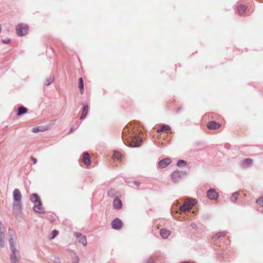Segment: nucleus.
<instances>
[{
    "label": "nucleus",
    "instance_id": "1",
    "mask_svg": "<svg viewBox=\"0 0 263 263\" xmlns=\"http://www.w3.org/2000/svg\"><path fill=\"white\" fill-rule=\"evenodd\" d=\"M123 139L125 144L130 147H139L142 143V137L134 133H132L127 138H125L124 135Z\"/></svg>",
    "mask_w": 263,
    "mask_h": 263
},
{
    "label": "nucleus",
    "instance_id": "2",
    "mask_svg": "<svg viewBox=\"0 0 263 263\" xmlns=\"http://www.w3.org/2000/svg\"><path fill=\"white\" fill-rule=\"evenodd\" d=\"M13 208L14 209L20 210L22 209V194L18 189H15L13 192Z\"/></svg>",
    "mask_w": 263,
    "mask_h": 263
},
{
    "label": "nucleus",
    "instance_id": "3",
    "mask_svg": "<svg viewBox=\"0 0 263 263\" xmlns=\"http://www.w3.org/2000/svg\"><path fill=\"white\" fill-rule=\"evenodd\" d=\"M197 202L195 199H186L183 204L179 208V213L186 212L190 211L192 207L196 204Z\"/></svg>",
    "mask_w": 263,
    "mask_h": 263
},
{
    "label": "nucleus",
    "instance_id": "4",
    "mask_svg": "<svg viewBox=\"0 0 263 263\" xmlns=\"http://www.w3.org/2000/svg\"><path fill=\"white\" fill-rule=\"evenodd\" d=\"M9 243L10 245V248L12 252V254L11 256V263H17L18 259L17 257V255L18 254L17 250L14 248V241H13L12 238L9 240Z\"/></svg>",
    "mask_w": 263,
    "mask_h": 263
},
{
    "label": "nucleus",
    "instance_id": "5",
    "mask_svg": "<svg viewBox=\"0 0 263 263\" xmlns=\"http://www.w3.org/2000/svg\"><path fill=\"white\" fill-rule=\"evenodd\" d=\"M28 31V26L23 23L17 25L16 27V32L18 35L24 36L26 35Z\"/></svg>",
    "mask_w": 263,
    "mask_h": 263
},
{
    "label": "nucleus",
    "instance_id": "6",
    "mask_svg": "<svg viewBox=\"0 0 263 263\" xmlns=\"http://www.w3.org/2000/svg\"><path fill=\"white\" fill-rule=\"evenodd\" d=\"M184 173L182 172L176 171H174L172 174V179L174 182H179L182 178Z\"/></svg>",
    "mask_w": 263,
    "mask_h": 263
},
{
    "label": "nucleus",
    "instance_id": "7",
    "mask_svg": "<svg viewBox=\"0 0 263 263\" xmlns=\"http://www.w3.org/2000/svg\"><path fill=\"white\" fill-rule=\"evenodd\" d=\"M122 221L118 218H115L111 222V226L113 229L119 230L123 227Z\"/></svg>",
    "mask_w": 263,
    "mask_h": 263
},
{
    "label": "nucleus",
    "instance_id": "8",
    "mask_svg": "<svg viewBox=\"0 0 263 263\" xmlns=\"http://www.w3.org/2000/svg\"><path fill=\"white\" fill-rule=\"evenodd\" d=\"M207 196L210 200H216L218 197V194L214 189H210L207 192Z\"/></svg>",
    "mask_w": 263,
    "mask_h": 263
},
{
    "label": "nucleus",
    "instance_id": "9",
    "mask_svg": "<svg viewBox=\"0 0 263 263\" xmlns=\"http://www.w3.org/2000/svg\"><path fill=\"white\" fill-rule=\"evenodd\" d=\"M171 162L172 160L171 159L168 158H164L159 162L158 166L160 168H163L170 165Z\"/></svg>",
    "mask_w": 263,
    "mask_h": 263
},
{
    "label": "nucleus",
    "instance_id": "10",
    "mask_svg": "<svg viewBox=\"0 0 263 263\" xmlns=\"http://www.w3.org/2000/svg\"><path fill=\"white\" fill-rule=\"evenodd\" d=\"M206 126L210 129H217L221 126V124L218 122L212 121L208 122Z\"/></svg>",
    "mask_w": 263,
    "mask_h": 263
},
{
    "label": "nucleus",
    "instance_id": "11",
    "mask_svg": "<svg viewBox=\"0 0 263 263\" xmlns=\"http://www.w3.org/2000/svg\"><path fill=\"white\" fill-rule=\"evenodd\" d=\"M122 203L121 200L118 197H116L113 202V207L114 209L119 210L121 209Z\"/></svg>",
    "mask_w": 263,
    "mask_h": 263
},
{
    "label": "nucleus",
    "instance_id": "12",
    "mask_svg": "<svg viewBox=\"0 0 263 263\" xmlns=\"http://www.w3.org/2000/svg\"><path fill=\"white\" fill-rule=\"evenodd\" d=\"M33 207V209L35 211L39 213H45L44 208L42 206V203L41 200L37 201L35 203Z\"/></svg>",
    "mask_w": 263,
    "mask_h": 263
},
{
    "label": "nucleus",
    "instance_id": "13",
    "mask_svg": "<svg viewBox=\"0 0 263 263\" xmlns=\"http://www.w3.org/2000/svg\"><path fill=\"white\" fill-rule=\"evenodd\" d=\"M82 160L84 163L86 165H89L90 164V160L89 155L88 153H84L83 155Z\"/></svg>",
    "mask_w": 263,
    "mask_h": 263
},
{
    "label": "nucleus",
    "instance_id": "14",
    "mask_svg": "<svg viewBox=\"0 0 263 263\" xmlns=\"http://www.w3.org/2000/svg\"><path fill=\"white\" fill-rule=\"evenodd\" d=\"M171 234L170 230L167 229H161L160 230V235L163 238H167Z\"/></svg>",
    "mask_w": 263,
    "mask_h": 263
},
{
    "label": "nucleus",
    "instance_id": "15",
    "mask_svg": "<svg viewBox=\"0 0 263 263\" xmlns=\"http://www.w3.org/2000/svg\"><path fill=\"white\" fill-rule=\"evenodd\" d=\"M171 129V127L167 125H163L162 126L158 129L157 132L158 133H160L161 132H164L165 133H167Z\"/></svg>",
    "mask_w": 263,
    "mask_h": 263
},
{
    "label": "nucleus",
    "instance_id": "16",
    "mask_svg": "<svg viewBox=\"0 0 263 263\" xmlns=\"http://www.w3.org/2000/svg\"><path fill=\"white\" fill-rule=\"evenodd\" d=\"M253 163V160L250 158L245 159L242 162L243 167H246Z\"/></svg>",
    "mask_w": 263,
    "mask_h": 263
},
{
    "label": "nucleus",
    "instance_id": "17",
    "mask_svg": "<svg viewBox=\"0 0 263 263\" xmlns=\"http://www.w3.org/2000/svg\"><path fill=\"white\" fill-rule=\"evenodd\" d=\"M88 112V106L87 105H85L83 107V109L82 111V115L80 117L81 119H84L86 116L87 113Z\"/></svg>",
    "mask_w": 263,
    "mask_h": 263
},
{
    "label": "nucleus",
    "instance_id": "18",
    "mask_svg": "<svg viewBox=\"0 0 263 263\" xmlns=\"http://www.w3.org/2000/svg\"><path fill=\"white\" fill-rule=\"evenodd\" d=\"M226 235V233L224 232H218L216 234H215L213 236V239L214 240H217L218 238H219L220 237H224V236Z\"/></svg>",
    "mask_w": 263,
    "mask_h": 263
},
{
    "label": "nucleus",
    "instance_id": "19",
    "mask_svg": "<svg viewBox=\"0 0 263 263\" xmlns=\"http://www.w3.org/2000/svg\"><path fill=\"white\" fill-rule=\"evenodd\" d=\"M79 88L81 94L83 93L84 92V84L82 78L79 79Z\"/></svg>",
    "mask_w": 263,
    "mask_h": 263
},
{
    "label": "nucleus",
    "instance_id": "20",
    "mask_svg": "<svg viewBox=\"0 0 263 263\" xmlns=\"http://www.w3.org/2000/svg\"><path fill=\"white\" fill-rule=\"evenodd\" d=\"M27 109L26 108L21 106L18 108V112L17 113V116H20L26 112H27Z\"/></svg>",
    "mask_w": 263,
    "mask_h": 263
},
{
    "label": "nucleus",
    "instance_id": "21",
    "mask_svg": "<svg viewBox=\"0 0 263 263\" xmlns=\"http://www.w3.org/2000/svg\"><path fill=\"white\" fill-rule=\"evenodd\" d=\"M30 199L32 202L36 203L40 200L39 197L36 194H33L30 196Z\"/></svg>",
    "mask_w": 263,
    "mask_h": 263
},
{
    "label": "nucleus",
    "instance_id": "22",
    "mask_svg": "<svg viewBox=\"0 0 263 263\" xmlns=\"http://www.w3.org/2000/svg\"><path fill=\"white\" fill-rule=\"evenodd\" d=\"M122 157V155L120 152H115L112 155V159L119 160Z\"/></svg>",
    "mask_w": 263,
    "mask_h": 263
},
{
    "label": "nucleus",
    "instance_id": "23",
    "mask_svg": "<svg viewBox=\"0 0 263 263\" xmlns=\"http://www.w3.org/2000/svg\"><path fill=\"white\" fill-rule=\"evenodd\" d=\"M5 237V234L3 231L0 232V246L1 248L4 247V241L3 240Z\"/></svg>",
    "mask_w": 263,
    "mask_h": 263
},
{
    "label": "nucleus",
    "instance_id": "24",
    "mask_svg": "<svg viewBox=\"0 0 263 263\" xmlns=\"http://www.w3.org/2000/svg\"><path fill=\"white\" fill-rule=\"evenodd\" d=\"M246 7L243 5H241L238 7V11L240 15L243 14L246 10Z\"/></svg>",
    "mask_w": 263,
    "mask_h": 263
},
{
    "label": "nucleus",
    "instance_id": "25",
    "mask_svg": "<svg viewBox=\"0 0 263 263\" xmlns=\"http://www.w3.org/2000/svg\"><path fill=\"white\" fill-rule=\"evenodd\" d=\"M238 197V193L237 192L234 193L231 197V200L233 202H236Z\"/></svg>",
    "mask_w": 263,
    "mask_h": 263
},
{
    "label": "nucleus",
    "instance_id": "26",
    "mask_svg": "<svg viewBox=\"0 0 263 263\" xmlns=\"http://www.w3.org/2000/svg\"><path fill=\"white\" fill-rule=\"evenodd\" d=\"M79 242L80 243H81L82 245H83L84 246H85L86 245V243H87V241H86V236H83L82 237H81L80 238H79Z\"/></svg>",
    "mask_w": 263,
    "mask_h": 263
},
{
    "label": "nucleus",
    "instance_id": "27",
    "mask_svg": "<svg viewBox=\"0 0 263 263\" xmlns=\"http://www.w3.org/2000/svg\"><path fill=\"white\" fill-rule=\"evenodd\" d=\"M59 234V232L55 230L52 231L51 232V237H50V239H53L54 238L58 235Z\"/></svg>",
    "mask_w": 263,
    "mask_h": 263
},
{
    "label": "nucleus",
    "instance_id": "28",
    "mask_svg": "<svg viewBox=\"0 0 263 263\" xmlns=\"http://www.w3.org/2000/svg\"><path fill=\"white\" fill-rule=\"evenodd\" d=\"M256 203L263 206V197L258 198L256 200Z\"/></svg>",
    "mask_w": 263,
    "mask_h": 263
},
{
    "label": "nucleus",
    "instance_id": "29",
    "mask_svg": "<svg viewBox=\"0 0 263 263\" xmlns=\"http://www.w3.org/2000/svg\"><path fill=\"white\" fill-rule=\"evenodd\" d=\"M186 163V162L183 160H179L177 162V166H181L182 165L185 164Z\"/></svg>",
    "mask_w": 263,
    "mask_h": 263
},
{
    "label": "nucleus",
    "instance_id": "30",
    "mask_svg": "<svg viewBox=\"0 0 263 263\" xmlns=\"http://www.w3.org/2000/svg\"><path fill=\"white\" fill-rule=\"evenodd\" d=\"M74 235L77 238H80L81 237H82L83 236V235L82 234V233H79V232H75L74 233Z\"/></svg>",
    "mask_w": 263,
    "mask_h": 263
},
{
    "label": "nucleus",
    "instance_id": "31",
    "mask_svg": "<svg viewBox=\"0 0 263 263\" xmlns=\"http://www.w3.org/2000/svg\"><path fill=\"white\" fill-rule=\"evenodd\" d=\"M40 130H41L39 129V127H34V128H33L32 129V131L35 133L39 132Z\"/></svg>",
    "mask_w": 263,
    "mask_h": 263
},
{
    "label": "nucleus",
    "instance_id": "32",
    "mask_svg": "<svg viewBox=\"0 0 263 263\" xmlns=\"http://www.w3.org/2000/svg\"><path fill=\"white\" fill-rule=\"evenodd\" d=\"M4 226L1 222H0V232L3 231Z\"/></svg>",
    "mask_w": 263,
    "mask_h": 263
},
{
    "label": "nucleus",
    "instance_id": "33",
    "mask_svg": "<svg viewBox=\"0 0 263 263\" xmlns=\"http://www.w3.org/2000/svg\"><path fill=\"white\" fill-rule=\"evenodd\" d=\"M31 159H32V160L33 162V164H35L36 163V162H37L36 159L35 158H32Z\"/></svg>",
    "mask_w": 263,
    "mask_h": 263
},
{
    "label": "nucleus",
    "instance_id": "34",
    "mask_svg": "<svg viewBox=\"0 0 263 263\" xmlns=\"http://www.w3.org/2000/svg\"><path fill=\"white\" fill-rule=\"evenodd\" d=\"M76 261L73 263H79V258H78V257H76Z\"/></svg>",
    "mask_w": 263,
    "mask_h": 263
},
{
    "label": "nucleus",
    "instance_id": "35",
    "mask_svg": "<svg viewBox=\"0 0 263 263\" xmlns=\"http://www.w3.org/2000/svg\"><path fill=\"white\" fill-rule=\"evenodd\" d=\"M193 228H195L196 227V225L194 223H192L191 225Z\"/></svg>",
    "mask_w": 263,
    "mask_h": 263
},
{
    "label": "nucleus",
    "instance_id": "36",
    "mask_svg": "<svg viewBox=\"0 0 263 263\" xmlns=\"http://www.w3.org/2000/svg\"><path fill=\"white\" fill-rule=\"evenodd\" d=\"M147 263H153V260L150 259L147 261Z\"/></svg>",
    "mask_w": 263,
    "mask_h": 263
},
{
    "label": "nucleus",
    "instance_id": "37",
    "mask_svg": "<svg viewBox=\"0 0 263 263\" xmlns=\"http://www.w3.org/2000/svg\"><path fill=\"white\" fill-rule=\"evenodd\" d=\"M10 42V40H8L7 41H3L4 43H8Z\"/></svg>",
    "mask_w": 263,
    "mask_h": 263
},
{
    "label": "nucleus",
    "instance_id": "38",
    "mask_svg": "<svg viewBox=\"0 0 263 263\" xmlns=\"http://www.w3.org/2000/svg\"><path fill=\"white\" fill-rule=\"evenodd\" d=\"M13 233L12 230H9V233Z\"/></svg>",
    "mask_w": 263,
    "mask_h": 263
},
{
    "label": "nucleus",
    "instance_id": "39",
    "mask_svg": "<svg viewBox=\"0 0 263 263\" xmlns=\"http://www.w3.org/2000/svg\"><path fill=\"white\" fill-rule=\"evenodd\" d=\"M110 192H111V191H110L108 193V195L110 196Z\"/></svg>",
    "mask_w": 263,
    "mask_h": 263
}]
</instances>
